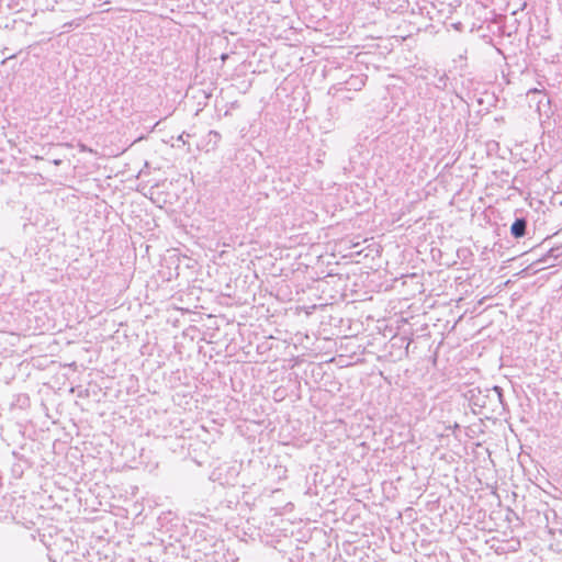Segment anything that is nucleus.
<instances>
[{"label": "nucleus", "mask_w": 562, "mask_h": 562, "mask_svg": "<svg viewBox=\"0 0 562 562\" xmlns=\"http://www.w3.org/2000/svg\"><path fill=\"white\" fill-rule=\"evenodd\" d=\"M543 90L541 89H538V88H532V89H529L527 94H531V93H542Z\"/></svg>", "instance_id": "7ed1b4c3"}, {"label": "nucleus", "mask_w": 562, "mask_h": 562, "mask_svg": "<svg viewBox=\"0 0 562 562\" xmlns=\"http://www.w3.org/2000/svg\"><path fill=\"white\" fill-rule=\"evenodd\" d=\"M490 392L502 403V398H503L502 387L495 385L490 390Z\"/></svg>", "instance_id": "f03ea898"}, {"label": "nucleus", "mask_w": 562, "mask_h": 562, "mask_svg": "<svg viewBox=\"0 0 562 562\" xmlns=\"http://www.w3.org/2000/svg\"><path fill=\"white\" fill-rule=\"evenodd\" d=\"M178 139L183 140V135H180Z\"/></svg>", "instance_id": "39448f33"}, {"label": "nucleus", "mask_w": 562, "mask_h": 562, "mask_svg": "<svg viewBox=\"0 0 562 562\" xmlns=\"http://www.w3.org/2000/svg\"><path fill=\"white\" fill-rule=\"evenodd\" d=\"M211 134H214L215 136H220L217 132L212 131Z\"/></svg>", "instance_id": "20e7f679"}, {"label": "nucleus", "mask_w": 562, "mask_h": 562, "mask_svg": "<svg viewBox=\"0 0 562 562\" xmlns=\"http://www.w3.org/2000/svg\"><path fill=\"white\" fill-rule=\"evenodd\" d=\"M527 221L525 218H516L512 224L510 233L515 238H521L526 235Z\"/></svg>", "instance_id": "f257e3e1"}]
</instances>
